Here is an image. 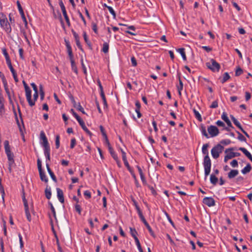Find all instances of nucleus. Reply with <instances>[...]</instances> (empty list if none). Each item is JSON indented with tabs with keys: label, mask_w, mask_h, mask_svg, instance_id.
Returning a JSON list of instances; mask_svg holds the SVG:
<instances>
[{
	"label": "nucleus",
	"mask_w": 252,
	"mask_h": 252,
	"mask_svg": "<svg viewBox=\"0 0 252 252\" xmlns=\"http://www.w3.org/2000/svg\"><path fill=\"white\" fill-rule=\"evenodd\" d=\"M18 237L19 238L20 248L22 249L24 247V242L23 241L22 236L20 233L18 234Z\"/></svg>",
	"instance_id": "6e6d98bb"
},
{
	"label": "nucleus",
	"mask_w": 252,
	"mask_h": 252,
	"mask_svg": "<svg viewBox=\"0 0 252 252\" xmlns=\"http://www.w3.org/2000/svg\"><path fill=\"white\" fill-rule=\"evenodd\" d=\"M208 131L211 137L217 136L219 133V130L218 127L215 126L211 125L208 127Z\"/></svg>",
	"instance_id": "6e6552de"
},
{
	"label": "nucleus",
	"mask_w": 252,
	"mask_h": 252,
	"mask_svg": "<svg viewBox=\"0 0 252 252\" xmlns=\"http://www.w3.org/2000/svg\"><path fill=\"white\" fill-rule=\"evenodd\" d=\"M39 173L41 180L42 181L45 182V183H47L48 181V179L43 170L39 171Z\"/></svg>",
	"instance_id": "dca6fc26"
},
{
	"label": "nucleus",
	"mask_w": 252,
	"mask_h": 252,
	"mask_svg": "<svg viewBox=\"0 0 252 252\" xmlns=\"http://www.w3.org/2000/svg\"><path fill=\"white\" fill-rule=\"evenodd\" d=\"M135 244L137 247V248L139 251V252H144L143 250H142V248L141 247V246L140 245V242H139V240L138 239H135Z\"/></svg>",
	"instance_id": "e433bc0d"
},
{
	"label": "nucleus",
	"mask_w": 252,
	"mask_h": 252,
	"mask_svg": "<svg viewBox=\"0 0 252 252\" xmlns=\"http://www.w3.org/2000/svg\"><path fill=\"white\" fill-rule=\"evenodd\" d=\"M59 5L61 7V10L63 12V17L65 19V20L66 21V23L68 27L70 26V23L69 21V19L68 18V16L67 14V12L65 7V6L63 3V1L62 0H59Z\"/></svg>",
	"instance_id": "423d86ee"
},
{
	"label": "nucleus",
	"mask_w": 252,
	"mask_h": 252,
	"mask_svg": "<svg viewBox=\"0 0 252 252\" xmlns=\"http://www.w3.org/2000/svg\"><path fill=\"white\" fill-rule=\"evenodd\" d=\"M131 62L132 66H136L137 65V62L134 57L131 58Z\"/></svg>",
	"instance_id": "e2e57ef3"
},
{
	"label": "nucleus",
	"mask_w": 252,
	"mask_h": 252,
	"mask_svg": "<svg viewBox=\"0 0 252 252\" xmlns=\"http://www.w3.org/2000/svg\"><path fill=\"white\" fill-rule=\"evenodd\" d=\"M17 7H18L19 13L21 16L22 19L23 21H24V22L25 23V25L26 26L28 24V22L26 20V17L25 16L23 8H22V7L21 5V4L19 1H17Z\"/></svg>",
	"instance_id": "9d476101"
},
{
	"label": "nucleus",
	"mask_w": 252,
	"mask_h": 252,
	"mask_svg": "<svg viewBox=\"0 0 252 252\" xmlns=\"http://www.w3.org/2000/svg\"><path fill=\"white\" fill-rule=\"evenodd\" d=\"M6 62V63H7L8 67L9 68L11 73H13L16 72V71L15 70V69H14V68L13 67V66L12 65L11 60L9 61H7V62Z\"/></svg>",
	"instance_id": "4c0bfd02"
},
{
	"label": "nucleus",
	"mask_w": 252,
	"mask_h": 252,
	"mask_svg": "<svg viewBox=\"0 0 252 252\" xmlns=\"http://www.w3.org/2000/svg\"><path fill=\"white\" fill-rule=\"evenodd\" d=\"M83 35L85 42L89 46L90 48L92 49L91 43L88 38L87 33L86 32H83Z\"/></svg>",
	"instance_id": "393cba45"
},
{
	"label": "nucleus",
	"mask_w": 252,
	"mask_h": 252,
	"mask_svg": "<svg viewBox=\"0 0 252 252\" xmlns=\"http://www.w3.org/2000/svg\"><path fill=\"white\" fill-rule=\"evenodd\" d=\"M218 107V101L217 100L214 101L210 106L211 108H216Z\"/></svg>",
	"instance_id": "3c124183"
},
{
	"label": "nucleus",
	"mask_w": 252,
	"mask_h": 252,
	"mask_svg": "<svg viewBox=\"0 0 252 252\" xmlns=\"http://www.w3.org/2000/svg\"><path fill=\"white\" fill-rule=\"evenodd\" d=\"M231 141L230 139H224V140H221L220 142V145L222 144L224 145H227L230 144L231 143Z\"/></svg>",
	"instance_id": "79ce46f5"
},
{
	"label": "nucleus",
	"mask_w": 252,
	"mask_h": 252,
	"mask_svg": "<svg viewBox=\"0 0 252 252\" xmlns=\"http://www.w3.org/2000/svg\"><path fill=\"white\" fill-rule=\"evenodd\" d=\"M75 209L76 212H77L79 215L81 213V208L80 205L78 204H76L75 205Z\"/></svg>",
	"instance_id": "864d4df0"
},
{
	"label": "nucleus",
	"mask_w": 252,
	"mask_h": 252,
	"mask_svg": "<svg viewBox=\"0 0 252 252\" xmlns=\"http://www.w3.org/2000/svg\"><path fill=\"white\" fill-rule=\"evenodd\" d=\"M26 217L28 221H31V216L29 211V207L25 208Z\"/></svg>",
	"instance_id": "c9c22d12"
},
{
	"label": "nucleus",
	"mask_w": 252,
	"mask_h": 252,
	"mask_svg": "<svg viewBox=\"0 0 252 252\" xmlns=\"http://www.w3.org/2000/svg\"><path fill=\"white\" fill-rule=\"evenodd\" d=\"M203 166L204 168V173L205 177L209 175L211 167V161L209 156H205L204 158Z\"/></svg>",
	"instance_id": "f03ea898"
},
{
	"label": "nucleus",
	"mask_w": 252,
	"mask_h": 252,
	"mask_svg": "<svg viewBox=\"0 0 252 252\" xmlns=\"http://www.w3.org/2000/svg\"><path fill=\"white\" fill-rule=\"evenodd\" d=\"M22 199L24 203V208H26L29 207L27 200H26L24 195L22 197Z\"/></svg>",
	"instance_id": "680f3d73"
},
{
	"label": "nucleus",
	"mask_w": 252,
	"mask_h": 252,
	"mask_svg": "<svg viewBox=\"0 0 252 252\" xmlns=\"http://www.w3.org/2000/svg\"><path fill=\"white\" fill-rule=\"evenodd\" d=\"M239 173V171L238 170H231L228 173V178L230 179H232L236 177Z\"/></svg>",
	"instance_id": "f3484780"
},
{
	"label": "nucleus",
	"mask_w": 252,
	"mask_h": 252,
	"mask_svg": "<svg viewBox=\"0 0 252 252\" xmlns=\"http://www.w3.org/2000/svg\"><path fill=\"white\" fill-rule=\"evenodd\" d=\"M230 118L233 121V123L241 130L243 129L240 123L237 120V119L233 116L230 115Z\"/></svg>",
	"instance_id": "4be33fe9"
},
{
	"label": "nucleus",
	"mask_w": 252,
	"mask_h": 252,
	"mask_svg": "<svg viewBox=\"0 0 252 252\" xmlns=\"http://www.w3.org/2000/svg\"><path fill=\"white\" fill-rule=\"evenodd\" d=\"M26 92V96L29 104L30 106L34 105V101H32V91L29 86L25 88Z\"/></svg>",
	"instance_id": "0eeeda50"
},
{
	"label": "nucleus",
	"mask_w": 252,
	"mask_h": 252,
	"mask_svg": "<svg viewBox=\"0 0 252 252\" xmlns=\"http://www.w3.org/2000/svg\"><path fill=\"white\" fill-rule=\"evenodd\" d=\"M223 149V146L220 145V144H218L214 147L211 150V154L213 158L215 159L218 158L220 154L222 152Z\"/></svg>",
	"instance_id": "20e7f679"
},
{
	"label": "nucleus",
	"mask_w": 252,
	"mask_h": 252,
	"mask_svg": "<svg viewBox=\"0 0 252 252\" xmlns=\"http://www.w3.org/2000/svg\"><path fill=\"white\" fill-rule=\"evenodd\" d=\"M200 130L203 136H204L207 138H208L209 137L208 133L206 132V127L204 126V125H200Z\"/></svg>",
	"instance_id": "5701e85b"
},
{
	"label": "nucleus",
	"mask_w": 252,
	"mask_h": 252,
	"mask_svg": "<svg viewBox=\"0 0 252 252\" xmlns=\"http://www.w3.org/2000/svg\"><path fill=\"white\" fill-rule=\"evenodd\" d=\"M230 78L229 74L227 72H225L223 75L222 79L220 78L221 83H224L226 82Z\"/></svg>",
	"instance_id": "cd10ccee"
},
{
	"label": "nucleus",
	"mask_w": 252,
	"mask_h": 252,
	"mask_svg": "<svg viewBox=\"0 0 252 252\" xmlns=\"http://www.w3.org/2000/svg\"><path fill=\"white\" fill-rule=\"evenodd\" d=\"M152 125H153V127H154V131L156 132H157L158 131V128L157 127V123H156V122L154 120H153V121H152Z\"/></svg>",
	"instance_id": "0e129e2a"
},
{
	"label": "nucleus",
	"mask_w": 252,
	"mask_h": 252,
	"mask_svg": "<svg viewBox=\"0 0 252 252\" xmlns=\"http://www.w3.org/2000/svg\"><path fill=\"white\" fill-rule=\"evenodd\" d=\"M2 52L4 55V56L5 57V60H6V62H7V61H10V57L9 56V55L7 52V50L6 49V48H3L2 49Z\"/></svg>",
	"instance_id": "473e14b6"
},
{
	"label": "nucleus",
	"mask_w": 252,
	"mask_h": 252,
	"mask_svg": "<svg viewBox=\"0 0 252 252\" xmlns=\"http://www.w3.org/2000/svg\"><path fill=\"white\" fill-rule=\"evenodd\" d=\"M102 52L104 53H107L109 51V44L107 42H104L103 44V47L101 50Z\"/></svg>",
	"instance_id": "7c9ffc66"
},
{
	"label": "nucleus",
	"mask_w": 252,
	"mask_h": 252,
	"mask_svg": "<svg viewBox=\"0 0 252 252\" xmlns=\"http://www.w3.org/2000/svg\"><path fill=\"white\" fill-rule=\"evenodd\" d=\"M206 65L213 72H218L220 68V64L213 59H211L209 62L206 63Z\"/></svg>",
	"instance_id": "7ed1b4c3"
},
{
	"label": "nucleus",
	"mask_w": 252,
	"mask_h": 252,
	"mask_svg": "<svg viewBox=\"0 0 252 252\" xmlns=\"http://www.w3.org/2000/svg\"><path fill=\"white\" fill-rule=\"evenodd\" d=\"M55 145H56V148L57 149H58L60 147V135H57L56 136Z\"/></svg>",
	"instance_id": "a19ab883"
},
{
	"label": "nucleus",
	"mask_w": 252,
	"mask_h": 252,
	"mask_svg": "<svg viewBox=\"0 0 252 252\" xmlns=\"http://www.w3.org/2000/svg\"><path fill=\"white\" fill-rule=\"evenodd\" d=\"M81 66L83 70L84 73L86 75L87 74V69L84 63L83 60L82 59L81 60Z\"/></svg>",
	"instance_id": "13d9d810"
},
{
	"label": "nucleus",
	"mask_w": 252,
	"mask_h": 252,
	"mask_svg": "<svg viewBox=\"0 0 252 252\" xmlns=\"http://www.w3.org/2000/svg\"><path fill=\"white\" fill-rule=\"evenodd\" d=\"M238 150L242 152L245 155L249 152L246 148L243 147H240L238 149Z\"/></svg>",
	"instance_id": "774afa93"
},
{
	"label": "nucleus",
	"mask_w": 252,
	"mask_h": 252,
	"mask_svg": "<svg viewBox=\"0 0 252 252\" xmlns=\"http://www.w3.org/2000/svg\"><path fill=\"white\" fill-rule=\"evenodd\" d=\"M69 60L71 63V69L72 71H73L76 74H78V69L74 60V58L69 59Z\"/></svg>",
	"instance_id": "a211bd4d"
},
{
	"label": "nucleus",
	"mask_w": 252,
	"mask_h": 252,
	"mask_svg": "<svg viewBox=\"0 0 252 252\" xmlns=\"http://www.w3.org/2000/svg\"><path fill=\"white\" fill-rule=\"evenodd\" d=\"M84 194L86 196V197H87L88 199H89L91 197V193L90 191L89 190L85 191Z\"/></svg>",
	"instance_id": "69168bd1"
},
{
	"label": "nucleus",
	"mask_w": 252,
	"mask_h": 252,
	"mask_svg": "<svg viewBox=\"0 0 252 252\" xmlns=\"http://www.w3.org/2000/svg\"><path fill=\"white\" fill-rule=\"evenodd\" d=\"M148 188L149 189L151 190V193L152 194L154 195V196H156L157 193V191H156V190L154 189V187L150 186V185H148Z\"/></svg>",
	"instance_id": "8fccbe9b"
},
{
	"label": "nucleus",
	"mask_w": 252,
	"mask_h": 252,
	"mask_svg": "<svg viewBox=\"0 0 252 252\" xmlns=\"http://www.w3.org/2000/svg\"><path fill=\"white\" fill-rule=\"evenodd\" d=\"M37 167H38V171H40V170H42L41 161L39 158L37 159Z\"/></svg>",
	"instance_id": "052dcab7"
},
{
	"label": "nucleus",
	"mask_w": 252,
	"mask_h": 252,
	"mask_svg": "<svg viewBox=\"0 0 252 252\" xmlns=\"http://www.w3.org/2000/svg\"><path fill=\"white\" fill-rule=\"evenodd\" d=\"M42 141H43L42 146L44 148V150L50 149V146H49L47 138L44 139V140H43Z\"/></svg>",
	"instance_id": "c756f323"
},
{
	"label": "nucleus",
	"mask_w": 252,
	"mask_h": 252,
	"mask_svg": "<svg viewBox=\"0 0 252 252\" xmlns=\"http://www.w3.org/2000/svg\"><path fill=\"white\" fill-rule=\"evenodd\" d=\"M76 144V141L75 138H72L71 140L70 148L73 149L74 148Z\"/></svg>",
	"instance_id": "4d7b16f0"
},
{
	"label": "nucleus",
	"mask_w": 252,
	"mask_h": 252,
	"mask_svg": "<svg viewBox=\"0 0 252 252\" xmlns=\"http://www.w3.org/2000/svg\"><path fill=\"white\" fill-rule=\"evenodd\" d=\"M243 70L240 67H238L235 71V76H240L243 73Z\"/></svg>",
	"instance_id": "49530a36"
},
{
	"label": "nucleus",
	"mask_w": 252,
	"mask_h": 252,
	"mask_svg": "<svg viewBox=\"0 0 252 252\" xmlns=\"http://www.w3.org/2000/svg\"><path fill=\"white\" fill-rule=\"evenodd\" d=\"M0 24L1 27H3L7 32H11V27L9 23L8 22L7 19L0 20Z\"/></svg>",
	"instance_id": "9b49d317"
},
{
	"label": "nucleus",
	"mask_w": 252,
	"mask_h": 252,
	"mask_svg": "<svg viewBox=\"0 0 252 252\" xmlns=\"http://www.w3.org/2000/svg\"><path fill=\"white\" fill-rule=\"evenodd\" d=\"M135 106H136L135 111L140 110L141 104L139 101H138V100L136 101Z\"/></svg>",
	"instance_id": "338daca9"
},
{
	"label": "nucleus",
	"mask_w": 252,
	"mask_h": 252,
	"mask_svg": "<svg viewBox=\"0 0 252 252\" xmlns=\"http://www.w3.org/2000/svg\"><path fill=\"white\" fill-rule=\"evenodd\" d=\"M252 169V166L250 163H248L247 165L241 170L243 174H246L251 171Z\"/></svg>",
	"instance_id": "aec40b11"
},
{
	"label": "nucleus",
	"mask_w": 252,
	"mask_h": 252,
	"mask_svg": "<svg viewBox=\"0 0 252 252\" xmlns=\"http://www.w3.org/2000/svg\"><path fill=\"white\" fill-rule=\"evenodd\" d=\"M130 233L131 235L133 237L134 240L135 241V239H138L137 237V232L136 229L134 228L130 227Z\"/></svg>",
	"instance_id": "bb28decb"
},
{
	"label": "nucleus",
	"mask_w": 252,
	"mask_h": 252,
	"mask_svg": "<svg viewBox=\"0 0 252 252\" xmlns=\"http://www.w3.org/2000/svg\"><path fill=\"white\" fill-rule=\"evenodd\" d=\"M193 113H194V114L195 115V118L199 121V122H201L202 121V117H201V115L200 114V113L198 112V111H197L196 110H195V109H194L193 110Z\"/></svg>",
	"instance_id": "2f4dec72"
},
{
	"label": "nucleus",
	"mask_w": 252,
	"mask_h": 252,
	"mask_svg": "<svg viewBox=\"0 0 252 252\" xmlns=\"http://www.w3.org/2000/svg\"><path fill=\"white\" fill-rule=\"evenodd\" d=\"M178 79H179V85H178L177 86V90H182L183 89V83L181 79V77H180V75L178 76Z\"/></svg>",
	"instance_id": "ea45409f"
},
{
	"label": "nucleus",
	"mask_w": 252,
	"mask_h": 252,
	"mask_svg": "<svg viewBox=\"0 0 252 252\" xmlns=\"http://www.w3.org/2000/svg\"><path fill=\"white\" fill-rule=\"evenodd\" d=\"M145 225L146 226V228L148 230L151 235L153 237H155L156 236H155V233H154V231H153L152 228L149 224V223H148L146 224Z\"/></svg>",
	"instance_id": "f704fd0d"
},
{
	"label": "nucleus",
	"mask_w": 252,
	"mask_h": 252,
	"mask_svg": "<svg viewBox=\"0 0 252 252\" xmlns=\"http://www.w3.org/2000/svg\"><path fill=\"white\" fill-rule=\"evenodd\" d=\"M230 165L233 167H237L238 166V162L236 159H233L231 162Z\"/></svg>",
	"instance_id": "bf43d9fd"
},
{
	"label": "nucleus",
	"mask_w": 252,
	"mask_h": 252,
	"mask_svg": "<svg viewBox=\"0 0 252 252\" xmlns=\"http://www.w3.org/2000/svg\"><path fill=\"white\" fill-rule=\"evenodd\" d=\"M49 205H50V209L51 210V211L53 213V216L56 219V211H55V209L53 205V204H52L51 202H49Z\"/></svg>",
	"instance_id": "a18cd8bd"
},
{
	"label": "nucleus",
	"mask_w": 252,
	"mask_h": 252,
	"mask_svg": "<svg viewBox=\"0 0 252 252\" xmlns=\"http://www.w3.org/2000/svg\"><path fill=\"white\" fill-rule=\"evenodd\" d=\"M0 78H1V79L2 80L3 84H5L7 83V81H6V79L5 76H4V75L1 72H0Z\"/></svg>",
	"instance_id": "603ef678"
},
{
	"label": "nucleus",
	"mask_w": 252,
	"mask_h": 252,
	"mask_svg": "<svg viewBox=\"0 0 252 252\" xmlns=\"http://www.w3.org/2000/svg\"><path fill=\"white\" fill-rule=\"evenodd\" d=\"M78 110L81 112L83 114H86L85 112L84 111V108L82 107L80 103H79L77 106L75 107Z\"/></svg>",
	"instance_id": "09e8293b"
},
{
	"label": "nucleus",
	"mask_w": 252,
	"mask_h": 252,
	"mask_svg": "<svg viewBox=\"0 0 252 252\" xmlns=\"http://www.w3.org/2000/svg\"><path fill=\"white\" fill-rule=\"evenodd\" d=\"M177 51L180 53L183 60H187V57L185 53V49L184 48H181L177 49Z\"/></svg>",
	"instance_id": "412c9836"
},
{
	"label": "nucleus",
	"mask_w": 252,
	"mask_h": 252,
	"mask_svg": "<svg viewBox=\"0 0 252 252\" xmlns=\"http://www.w3.org/2000/svg\"><path fill=\"white\" fill-rule=\"evenodd\" d=\"M44 155L46 157V161L50 160V149L44 150Z\"/></svg>",
	"instance_id": "72a5a7b5"
},
{
	"label": "nucleus",
	"mask_w": 252,
	"mask_h": 252,
	"mask_svg": "<svg viewBox=\"0 0 252 252\" xmlns=\"http://www.w3.org/2000/svg\"><path fill=\"white\" fill-rule=\"evenodd\" d=\"M221 119L226 123L227 126L229 127L233 128L230 121L229 120L227 114L225 112H223L221 115Z\"/></svg>",
	"instance_id": "4468645a"
},
{
	"label": "nucleus",
	"mask_w": 252,
	"mask_h": 252,
	"mask_svg": "<svg viewBox=\"0 0 252 252\" xmlns=\"http://www.w3.org/2000/svg\"><path fill=\"white\" fill-rule=\"evenodd\" d=\"M235 150V148L232 147L226 149L225 151V153L227 154L224 157V161L226 162L228 159H231L236 157H239L241 155V154L238 152H232Z\"/></svg>",
	"instance_id": "f257e3e1"
},
{
	"label": "nucleus",
	"mask_w": 252,
	"mask_h": 252,
	"mask_svg": "<svg viewBox=\"0 0 252 252\" xmlns=\"http://www.w3.org/2000/svg\"><path fill=\"white\" fill-rule=\"evenodd\" d=\"M57 197L59 200L62 203H63L64 202L63 193V190L60 188H57Z\"/></svg>",
	"instance_id": "ddd939ff"
},
{
	"label": "nucleus",
	"mask_w": 252,
	"mask_h": 252,
	"mask_svg": "<svg viewBox=\"0 0 252 252\" xmlns=\"http://www.w3.org/2000/svg\"><path fill=\"white\" fill-rule=\"evenodd\" d=\"M92 29H93V31L96 34H97L98 33V31H97V27L96 24L94 23V22H93L92 23Z\"/></svg>",
	"instance_id": "de8ad7c7"
},
{
	"label": "nucleus",
	"mask_w": 252,
	"mask_h": 252,
	"mask_svg": "<svg viewBox=\"0 0 252 252\" xmlns=\"http://www.w3.org/2000/svg\"><path fill=\"white\" fill-rule=\"evenodd\" d=\"M79 125L81 126L82 128L90 136L92 135L91 132L88 129V128L85 126V123L83 121H81Z\"/></svg>",
	"instance_id": "6ab92c4d"
},
{
	"label": "nucleus",
	"mask_w": 252,
	"mask_h": 252,
	"mask_svg": "<svg viewBox=\"0 0 252 252\" xmlns=\"http://www.w3.org/2000/svg\"><path fill=\"white\" fill-rule=\"evenodd\" d=\"M209 147V144H205L203 145L202 148V152L204 155L205 156H209V153L208 151V147Z\"/></svg>",
	"instance_id": "a878e982"
},
{
	"label": "nucleus",
	"mask_w": 252,
	"mask_h": 252,
	"mask_svg": "<svg viewBox=\"0 0 252 252\" xmlns=\"http://www.w3.org/2000/svg\"><path fill=\"white\" fill-rule=\"evenodd\" d=\"M218 181V179L216 176L214 174H211L210 176V182L211 183L214 185H216Z\"/></svg>",
	"instance_id": "c85d7f7f"
},
{
	"label": "nucleus",
	"mask_w": 252,
	"mask_h": 252,
	"mask_svg": "<svg viewBox=\"0 0 252 252\" xmlns=\"http://www.w3.org/2000/svg\"><path fill=\"white\" fill-rule=\"evenodd\" d=\"M99 128H100V131H101L103 137L105 138L106 137H107L106 132L105 131V129H104V127H103V126H100Z\"/></svg>",
	"instance_id": "5fc2aeb1"
},
{
	"label": "nucleus",
	"mask_w": 252,
	"mask_h": 252,
	"mask_svg": "<svg viewBox=\"0 0 252 252\" xmlns=\"http://www.w3.org/2000/svg\"><path fill=\"white\" fill-rule=\"evenodd\" d=\"M4 146L5 152L7 157L8 160L9 161L14 160V155L10 150V146L8 140H5L4 142Z\"/></svg>",
	"instance_id": "39448f33"
},
{
	"label": "nucleus",
	"mask_w": 252,
	"mask_h": 252,
	"mask_svg": "<svg viewBox=\"0 0 252 252\" xmlns=\"http://www.w3.org/2000/svg\"><path fill=\"white\" fill-rule=\"evenodd\" d=\"M108 9L110 13L112 15L113 19H115L116 17V14L114 9L112 7H108Z\"/></svg>",
	"instance_id": "c03bdc74"
},
{
	"label": "nucleus",
	"mask_w": 252,
	"mask_h": 252,
	"mask_svg": "<svg viewBox=\"0 0 252 252\" xmlns=\"http://www.w3.org/2000/svg\"><path fill=\"white\" fill-rule=\"evenodd\" d=\"M3 86H4V90L8 96V98L10 100H11V96H10V92H9V89L8 88V86H7V83H6L5 85V84H3Z\"/></svg>",
	"instance_id": "37998d69"
},
{
	"label": "nucleus",
	"mask_w": 252,
	"mask_h": 252,
	"mask_svg": "<svg viewBox=\"0 0 252 252\" xmlns=\"http://www.w3.org/2000/svg\"><path fill=\"white\" fill-rule=\"evenodd\" d=\"M46 168H47V171H48V173L49 174L51 178H52V179L55 182H57V178H56V176L55 175L54 173H53V172L51 170V169H50V167H49V164L48 163H46Z\"/></svg>",
	"instance_id": "2eb2a0df"
},
{
	"label": "nucleus",
	"mask_w": 252,
	"mask_h": 252,
	"mask_svg": "<svg viewBox=\"0 0 252 252\" xmlns=\"http://www.w3.org/2000/svg\"><path fill=\"white\" fill-rule=\"evenodd\" d=\"M64 42L65 44V46L67 48V53L69 56V59L73 58V54L72 51V48L71 45L70 44V42L68 40L64 39Z\"/></svg>",
	"instance_id": "f8f14e48"
},
{
	"label": "nucleus",
	"mask_w": 252,
	"mask_h": 252,
	"mask_svg": "<svg viewBox=\"0 0 252 252\" xmlns=\"http://www.w3.org/2000/svg\"><path fill=\"white\" fill-rule=\"evenodd\" d=\"M203 203L208 207H212L215 205V201L211 197H205L203 199Z\"/></svg>",
	"instance_id": "1a4fd4ad"
},
{
	"label": "nucleus",
	"mask_w": 252,
	"mask_h": 252,
	"mask_svg": "<svg viewBox=\"0 0 252 252\" xmlns=\"http://www.w3.org/2000/svg\"><path fill=\"white\" fill-rule=\"evenodd\" d=\"M45 194L46 196V197L48 199H50L51 197V188L50 187L48 188V186H47L45 190Z\"/></svg>",
	"instance_id": "b1692460"
},
{
	"label": "nucleus",
	"mask_w": 252,
	"mask_h": 252,
	"mask_svg": "<svg viewBox=\"0 0 252 252\" xmlns=\"http://www.w3.org/2000/svg\"><path fill=\"white\" fill-rule=\"evenodd\" d=\"M237 133L238 134V139L241 141H246V138L238 131H236Z\"/></svg>",
	"instance_id": "58836bf2"
}]
</instances>
